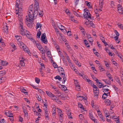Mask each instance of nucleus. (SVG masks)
<instances>
[{
    "instance_id": "obj_1",
    "label": "nucleus",
    "mask_w": 123,
    "mask_h": 123,
    "mask_svg": "<svg viewBox=\"0 0 123 123\" xmlns=\"http://www.w3.org/2000/svg\"><path fill=\"white\" fill-rule=\"evenodd\" d=\"M34 7V12L28 10V17H26L25 21V23L27 25L32 23L33 18L36 17L38 14V9L39 8V4L35 3Z\"/></svg>"
},
{
    "instance_id": "obj_2",
    "label": "nucleus",
    "mask_w": 123,
    "mask_h": 123,
    "mask_svg": "<svg viewBox=\"0 0 123 123\" xmlns=\"http://www.w3.org/2000/svg\"><path fill=\"white\" fill-rule=\"evenodd\" d=\"M19 29L20 33L22 35H25L28 38L30 39L31 41L33 42L34 43H35V42H38L35 41L34 39L32 38H30L31 34L30 32L25 30L24 26L23 18H21L20 16H19Z\"/></svg>"
},
{
    "instance_id": "obj_3",
    "label": "nucleus",
    "mask_w": 123,
    "mask_h": 123,
    "mask_svg": "<svg viewBox=\"0 0 123 123\" xmlns=\"http://www.w3.org/2000/svg\"><path fill=\"white\" fill-rule=\"evenodd\" d=\"M24 0H16V13L17 15H18V18L19 19V16H20L21 18L22 17V2Z\"/></svg>"
},
{
    "instance_id": "obj_4",
    "label": "nucleus",
    "mask_w": 123,
    "mask_h": 123,
    "mask_svg": "<svg viewBox=\"0 0 123 123\" xmlns=\"http://www.w3.org/2000/svg\"><path fill=\"white\" fill-rule=\"evenodd\" d=\"M103 0H99V6L96 7V9L97 11L99 12V13H101L102 11V8L103 7Z\"/></svg>"
},
{
    "instance_id": "obj_5",
    "label": "nucleus",
    "mask_w": 123,
    "mask_h": 123,
    "mask_svg": "<svg viewBox=\"0 0 123 123\" xmlns=\"http://www.w3.org/2000/svg\"><path fill=\"white\" fill-rule=\"evenodd\" d=\"M35 43L37 47L41 51L42 54H44L45 53V50H43V47L39 42L38 41L35 42Z\"/></svg>"
},
{
    "instance_id": "obj_6",
    "label": "nucleus",
    "mask_w": 123,
    "mask_h": 123,
    "mask_svg": "<svg viewBox=\"0 0 123 123\" xmlns=\"http://www.w3.org/2000/svg\"><path fill=\"white\" fill-rule=\"evenodd\" d=\"M84 12L83 14L84 17L86 18H91L90 14L87 9L86 8L84 9Z\"/></svg>"
},
{
    "instance_id": "obj_7",
    "label": "nucleus",
    "mask_w": 123,
    "mask_h": 123,
    "mask_svg": "<svg viewBox=\"0 0 123 123\" xmlns=\"http://www.w3.org/2000/svg\"><path fill=\"white\" fill-rule=\"evenodd\" d=\"M57 111L58 112V115L59 120L61 122H62L63 121V113L62 111L58 108H57Z\"/></svg>"
},
{
    "instance_id": "obj_8",
    "label": "nucleus",
    "mask_w": 123,
    "mask_h": 123,
    "mask_svg": "<svg viewBox=\"0 0 123 123\" xmlns=\"http://www.w3.org/2000/svg\"><path fill=\"white\" fill-rule=\"evenodd\" d=\"M68 61V64L69 65L71 68L72 69L75 68L74 66L73 65L72 62H71V60H70L69 58V57L68 55H66L65 56Z\"/></svg>"
},
{
    "instance_id": "obj_9",
    "label": "nucleus",
    "mask_w": 123,
    "mask_h": 123,
    "mask_svg": "<svg viewBox=\"0 0 123 123\" xmlns=\"http://www.w3.org/2000/svg\"><path fill=\"white\" fill-rule=\"evenodd\" d=\"M41 40L42 42L45 44L47 43V41L45 33H44L43 34L41 37Z\"/></svg>"
},
{
    "instance_id": "obj_10",
    "label": "nucleus",
    "mask_w": 123,
    "mask_h": 123,
    "mask_svg": "<svg viewBox=\"0 0 123 123\" xmlns=\"http://www.w3.org/2000/svg\"><path fill=\"white\" fill-rule=\"evenodd\" d=\"M51 98L52 100L55 101L58 104H61V102L59 99L58 97H56L54 95Z\"/></svg>"
},
{
    "instance_id": "obj_11",
    "label": "nucleus",
    "mask_w": 123,
    "mask_h": 123,
    "mask_svg": "<svg viewBox=\"0 0 123 123\" xmlns=\"http://www.w3.org/2000/svg\"><path fill=\"white\" fill-rule=\"evenodd\" d=\"M8 25L5 22L3 23V29L4 31L6 33L8 32Z\"/></svg>"
},
{
    "instance_id": "obj_12",
    "label": "nucleus",
    "mask_w": 123,
    "mask_h": 123,
    "mask_svg": "<svg viewBox=\"0 0 123 123\" xmlns=\"http://www.w3.org/2000/svg\"><path fill=\"white\" fill-rule=\"evenodd\" d=\"M23 49L24 50L25 52L29 53V52L30 50L28 47L25 45L22 46V48H21Z\"/></svg>"
},
{
    "instance_id": "obj_13",
    "label": "nucleus",
    "mask_w": 123,
    "mask_h": 123,
    "mask_svg": "<svg viewBox=\"0 0 123 123\" xmlns=\"http://www.w3.org/2000/svg\"><path fill=\"white\" fill-rule=\"evenodd\" d=\"M97 112L98 113V115L99 117L101 119V120H104L103 118V116L102 115L100 111L99 110H97Z\"/></svg>"
},
{
    "instance_id": "obj_14",
    "label": "nucleus",
    "mask_w": 123,
    "mask_h": 123,
    "mask_svg": "<svg viewBox=\"0 0 123 123\" xmlns=\"http://www.w3.org/2000/svg\"><path fill=\"white\" fill-rule=\"evenodd\" d=\"M108 78L110 80L108 81V85H110L111 84V81H113V79L111 75L109 74H108Z\"/></svg>"
},
{
    "instance_id": "obj_15",
    "label": "nucleus",
    "mask_w": 123,
    "mask_h": 123,
    "mask_svg": "<svg viewBox=\"0 0 123 123\" xmlns=\"http://www.w3.org/2000/svg\"><path fill=\"white\" fill-rule=\"evenodd\" d=\"M118 10L119 11L118 12L122 14L123 13V11L122 10L123 8L121 6V5L119 4L118 5Z\"/></svg>"
},
{
    "instance_id": "obj_16",
    "label": "nucleus",
    "mask_w": 123,
    "mask_h": 123,
    "mask_svg": "<svg viewBox=\"0 0 123 123\" xmlns=\"http://www.w3.org/2000/svg\"><path fill=\"white\" fill-rule=\"evenodd\" d=\"M42 26V25L40 23H37L36 24V29H38L39 31L41 29Z\"/></svg>"
},
{
    "instance_id": "obj_17",
    "label": "nucleus",
    "mask_w": 123,
    "mask_h": 123,
    "mask_svg": "<svg viewBox=\"0 0 123 123\" xmlns=\"http://www.w3.org/2000/svg\"><path fill=\"white\" fill-rule=\"evenodd\" d=\"M99 93V90L94 92V97H95V98L96 99H98L97 96L98 95Z\"/></svg>"
},
{
    "instance_id": "obj_18",
    "label": "nucleus",
    "mask_w": 123,
    "mask_h": 123,
    "mask_svg": "<svg viewBox=\"0 0 123 123\" xmlns=\"http://www.w3.org/2000/svg\"><path fill=\"white\" fill-rule=\"evenodd\" d=\"M85 4L89 8H92V6L91 5V2H89L87 1H86L85 2Z\"/></svg>"
},
{
    "instance_id": "obj_19",
    "label": "nucleus",
    "mask_w": 123,
    "mask_h": 123,
    "mask_svg": "<svg viewBox=\"0 0 123 123\" xmlns=\"http://www.w3.org/2000/svg\"><path fill=\"white\" fill-rule=\"evenodd\" d=\"M6 115L9 117H12V116L13 114L11 111H8L5 112Z\"/></svg>"
},
{
    "instance_id": "obj_20",
    "label": "nucleus",
    "mask_w": 123,
    "mask_h": 123,
    "mask_svg": "<svg viewBox=\"0 0 123 123\" xmlns=\"http://www.w3.org/2000/svg\"><path fill=\"white\" fill-rule=\"evenodd\" d=\"M8 64V62L6 61L1 60L0 62V64L1 65L3 66H6Z\"/></svg>"
},
{
    "instance_id": "obj_21",
    "label": "nucleus",
    "mask_w": 123,
    "mask_h": 123,
    "mask_svg": "<svg viewBox=\"0 0 123 123\" xmlns=\"http://www.w3.org/2000/svg\"><path fill=\"white\" fill-rule=\"evenodd\" d=\"M46 93L47 95L51 98L53 97L54 94H52L49 91H46Z\"/></svg>"
},
{
    "instance_id": "obj_22",
    "label": "nucleus",
    "mask_w": 123,
    "mask_h": 123,
    "mask_svg": "<svg viewBox=\"0 0 123 123\" xmlns=\"http://www.w3.org/2000/svg\"><path fill=\"white\" fill-rule=\"evenodd\" d=\"M103 111L104 112L105 116L107 118L108 117V111L107 109L104 108L103 109Z\"/></svg>"
},
{
    "instance_id": "obj_23",
    "label": "nucleus",
    "mask_w": 123,
    "mask_h": 123,
    "mask_svg": "<svg viewBox=\"0 0 123 123\" xmlns=\"http://www.w3.org/2000/svg\"><path fill=\"white\" fill-rule=\"evenodd\" d=\"M17 43L19 46L21 48H22V46L25 45L23 43L21 42V41L17 42Z\"/></svg>"
},
{
    "instance_id": "obj_24",
    "label": "nucleus",
    "mask_w": 123,
    "mask_h": 123,
    "mask_svg": "<svg viewBox=\"0 0 123 123\" xmlns=\"http://www.w3.org/2000/svg\"><path fill=\"white\" fill-rule=\"evenodd\" d=\"M62 78H63V79L62 80L63 81L62 82V83L63 84H64L65 81L66 80V78L65 76V74H64L62 75Z\"/></svg>"
},
{
    "instance_id": "obj_25",
    "label": "nucleus",
    "mask_w": 123,
    "mask_h": 123,
    "mask_svg": "<svg viewBox=\"0 0 123 123\" xmlns=\"http://www.w3.org/2000/svg\"><path fill=\"white\" fill-rule=\"evenodd\" d=\"M44 115L46 118L49 119V112L48 111H44Z\"/></svg>"
},
{
    "instance_id": "obj_26",
    "label": "nucleus",
    "mask_w": 123,
    "mask_h": 123,
    "mask_svg": "<svg viewBox=\"0 0 123 123\" xmlns=\"http://www.w3.org/2000/svg\"><path fill=\"white\" fill-rule=\"evenodd\" d=\"M16 40H17V42L21 41L22 38L21 36H16Z\"/></svg>"
},
{
    "instance_id": "obj_27",
    "label": "nucleus",
    "mask_w": 123,
    "mask_h": 123,
    "mask_svg": "<svg viewBox=\"0 0 123 123\" xmlns=\"http://www.w3.org/2000/svg\"><path fill=\"white\" fill-rule=\"evenodd\" d=\"M39 13L38 15L40 17H42L43 14V11L42 10H40L38 11V13Z\"/></svg>"
},
{
    "instance_id": "obj_28",
    "label": "nucleus",
    "mask_w": 123,
    "mask_h": 123,
    "mask_svg": "<svg viewBox=\"0 0 123 123\" xmlns=\"http://www.w3.org/2000/svg\"><path fill=\"white\" fill-rule=\"evenodd\" d=\"M107 93H104L102 96V98L103 99H106L107 97L108 96L107 95Z\"/></svg>"
},
{
    "instance_id": "obj_29",
    "label": "nucleus",
    "mask_w": 123,
    "mask_h": 123,
    "mask_svg": "<svg viewBox=\"0 0 123 123\" xmlns=\"http://www.w3.org/2000/svg\"><path fill=\"white\" fill-rule=\"evenodd\" d=\"M89 117L92 120H94L95 119V118H94L92 115V114L90 113H89Z\"/></svg>"
},
{
    "instance_id": "obj_30",
    "label": "nucleus",
    "mask_w": 123,
    "mask_h": 123,
    "mask_svg": "<svg viewBox=\"0 0 123 123\" xmlns=\"http://www.w3.org/2000/svg\"><path fill=\"white\" fill-rule=\"evenodd\" d=\"M99 68L100 71H103L105 70V69L103 68V67L101 65L99 66Z\"/></svg>"
},
{
    "instance_id": "obj_31",
    "label": "nucleus",
    "mask_w": 123,
    "mask_h": 123,
    "mask_svg": "<svg viewBox=\"0 0 123 123\" xmlns=\"http://www.w3.org/2000/svg\"><path fill=\"white\" fill-rule=\"evenodd\" d=\"M85 80L89 84L91 85L92 84V81L90 80L89 79L86 78Z\"/></svg>"
},
{
    "instance_id": "obj_32",
    "label": "nucleus",
    "mask_w": 123,
    "mask_h": 123,
    "mask_svg": "<svg viewBox=\"0 0 123 123\" xmlns=\"http://www.w3.org/2000/svg\"><path fill=\"white\" fill-rule=\"evenodd\" d=\"M56 31V32L57 35L58 36H61V34L59 32V31H58L57 29L56 28V29H55Z\"/></svg>"
},
{
    "instance_id": "obj_33",
    "label": "nucleus",
    "mask_w": 123,
    "mask_h": 123,
    "mask_svg": "<svg viewBox=\"0 0 123 123\" xmlns=\"http://www.w3.org/2000/svg\"><path fill=\"white\" fill-rule=\"evenodd\" d=\"M61 86L62 89V90L65 91L67 90V88L64 85H61Z\"/></svg>"
},
{
    "instance_id": "obj_34",
    "label": "nucleus",
    "mask_w": 123,
    "mask_h": 123,
    "mask_svg": "<svg viewBox=\"0 0 123 123\" xmlns=\"http://www.w3.org/2000/svg\"><path fill=\"white\" fill-rule=\"evenodd\" d=\"M36 97L37 98V100L39 101H41V100H42L41 98V96L40 95H37Z\"/></svg>"
},
{
    "instance_id": "obj_35",
    "label": "nucleus",
    "mask_w": 123,
    "mask_h": 123,
    "mask_svg": "<svg viewBox=\"0 0 123 123\" xmlns=\"http://www.w3.org/2000/svg\"><path fill=\"white\" fill-rule=\"evenodd\" d=\"M78 106L80 108H81L82 109L83 111H85V109L84 107H83L82 105L80 103H78Z\"/></svg>"
},
{
    "instance_id": "obj_36",
    "label": "nucleus",
    "mask_w": 123,
    "mask_h": 123,
    "mask_svg": "<svg viewBox=\"0 0 123 123\" xmlns=\"http://www.w3.org/2000/svg\"><path fill=\"white\" fill-rule=\"evenodd\" d=\"M111 6L112 8H114L115 6L114 2L112 1H111Z\"/></svg>"
},
{
    "instance_id": "obj_37",
    "label": "nucleus",
    "mask_w": 123,
    "mask_h": 123,
    "mask_svg": "<svg viewBox=\"0 0 123 123\" xmlns=\"http://www.w3.org/2000/svg\"><path fill=\"white\" fill-rule=\"evenodd\" d=\"M76 64L79 67L81 66V63L76 60L75 62Z\"/></svg>"
},
{
    "instance_id": "obj_38",
    "label": "nucleus",
    "mask_w": 123,
    "mask_h": 123,
    "mask_svg": "<svg viewBox=\"0 0 123 123\" xmlns=\"http://www.w3.org/2000/svg\"><path fill=\"white\" fill-rule=\"evenodd\" d=\"M77 98H80V99H81V100H82V99H83L85 102L86 101V99H85V98L84 97H81L80 96H79L77 97Z\"/></svg>"
},
{
    "instance_id": "obj_39",
    "label": "nucleus",
    "mask_w": 123,
    "mask_h": 123,
    "mask_svg": "<svg viewBox=\"0 0 123 123\" xmlns=\"http://www.w3.org/2000/svg\"><path fill=\"white\" fill-rule=\"evenodd\" d=\"M34 9H33L32 5H30L29 7V11H33V10L34 11Z\"/></svg>"
},
{
    "instance_id": "obj_40",
    "label": "nucleus",
    "mask_w": 123,
    "mask_h": 123,
    "mask_svg": "<svg viewBox=\"0 0 123 123\" xmlns=\"http://www.w3.org/2000/svg\"><path fill=\"white\" fill-rule=\"evenodd\" d=\"M59 72L60 74L61 75L64 74L65 72L63 69L61 70H60Z\"/></svg>"
},
{
    "instance_id": "obj_41",
    "label": "nucleus",
    "mask_w": 123,
    "mask_h": 123,
    "mask_svg": "<svg viewBox=\"0 0 123 123\" xmlns=\"http://www.w3.org/2000/svg\"><path fill=\"white\" fill-rule=\"evenodd\" d=\"M20 90L22 92H23L24 93H27V92L26 90L25 89L21 88H20Z\"/></svg>"
},
{
    "instance_id": "obj_42",
    "label": "nucleus",
    "mask_w": 123,
    "mask_h": 123,
    "mask_svg": "<svg viewBox=\"0 0 123 123\" xmlns=\"http://www.w3.org/2000/svg\"><path fill=\"white\" fill-rule=\"evenodd\" d=\"M35 81L36 82L37 84L39 83L40 81V79L39 78L37 77L35 78Z\"/></svg>"
},
{
    "instance_id": "obj_43",
    "label": "nucleus",
    "mask_w": 123,
    "mask_h": 123,
    "mask_svg": "<svg viewBox=\"0 0 123 123\" xmlns=\"http://www.w3.org/2000/svg\"><path fill=\"white\" fill-rule=\"evenodd\" d=\"M88 39L90 43H91V45H92V43L93 42V41L92 37H91Z\"/></svg>"
},
{
    "instance_id": "obj_44",
    "label": "nucleus",
    "mask_w": 123,
    "mask_h": 123,
    "mask_svg": "<svg viewBox=\"0 0 123 123\" xmlns=\"http://www.w3.org/2000/svg\"><path fill=\"white\" fill-rule=\"evenodd\" d=\"M55 79H58L59 80H61L62 79V78L59 75H57L55 77Z\"/></svg>"
},
{
    "instance_id": "obj_45",
    "label": "nucleus",
    "mask_w": 123,
    "mask_h": 123,
    "mask_svg": "<svg viewBox=\"0 0 123 123\" xmlns=\"http://www.w3.org/2000/svg\"><path fill=\"white\" fill-rule=\"evenodd\" d=\"M52 65L55 68H57L58 66L55 62H54L52 64Z\"/></svg>"
},
{
    "instance_id": "obj_46",
    "label": "nucleus",
    "mask_w": 123,
    "mask_h": 123,
    "mask_svg": "<svg viewBox=\"0 0 123 123\" xmlns=\"http://www.w3.org/2000/svg\"><path fill=\"white\" fill-rule=\"evenodd\" d=\"M78 12L77 11H74L73 12V13L77 17L80 16L79 14H78Z\"/></svg>"
},
{
    "instance_id": "obj_47",
    "label": "nucleus",
    "mask_w": 123,
    "mask_h": 123,
    "mask_svg": "<svg viewBox=\"0 0 123 123\" xmlns=\"http://www.w3.org/2000/svg\"><path fill=\"white\" fill-rule=\"evenodd\" d=\"M6 77H2L0 79V80H1V81L2 82V83L5 81L6 80Z\"/></svg>"
},
{
    "instance_id": "obj_48",
    "label": "nucleus",
    "mask_w": 123,
    "mask_h": 123,
    "mask_svg": "<svg viewBox=\"0 0 123 123\" xmlns=\"http://www.w3.org/2000/svg\"><path fill=\"white\" fill-rule=\"evenodd\" d=\"M20 62L22 61H25V59L23 56H21L19 57Z\"/></svg>"
},
{
    "instance_id": "obj_49",
    "label": "nucleus",
    "mask_w": 123,
    "mask_h": 123,
    "mask_svg": "<svg viewBox=\"0 0 123 123\" xmlns=\"http://www.w3.org/2000/svg\"><path fill=\"white\" fill-rule=\"evenodd\" d=\"M75 89L77 90L80 91V85L76 86Z\"/></svg>"
},
{
    "instance_id": "obj_50",
    "label": "nucleus",
    "mask_w": 123,
    "mask_h": 123,
    "mask_svg": "<svg viewBox=\"0 0 123 123\" xmlns=\"http://www.w3.org/2000/svg\"><path fill=\"white\" fill-rule=\"evenodd\" d=\"M20 63L22 66H24L25 65V61H22L20 62Z\"/></svg>"
},
{
    "instance_id": "obj_51",
    "label": "nucleus",
    "mask_w": 123,
    "mask_h": 123,
    "mask_svg": "<svg viewBox=\"0 0 123 123\" xmlns=\"http://www.w3.org/2000/svg\"><path fill=\"white\" fill-rule=\"evenodd\" d=\"M41 34V32L40 31L38 32L37 34V37L38 38H40Z\"/></svg>"
},
{
    "instance_id": "obj_52",
    "label": "nucleus",
    "mask_w": 123,
    "mask_h": 123,
    "mask_svg": "<svg viewBox=\"0 0 123 123\" xmlns=\"http://www.w3.org/2000/svg\"><path fill=\"white\" fill-rule=\"evenodd\" d=\"M55 48L56 49L57 51L59 50L60 49L59 46L57 44H55Z\"/></svg>"
},
{
    "instance_id": "obj_53",
    "label": "nucleus",
    "mask_w": 123,
    "mask_h": 123,
    "mask_svg": "<svg viewBox=\"0 0 123 123\" xmlns=\"http://www.w3.org/2000/svg\"><path fill=\"white\" fill-rule=\"evenodd\" d=\"M116 80L119 83V84L121 86V83L119 79L118 78H117L116 79Z\"/></svg>"
},
{
    "instance_id": "obj_54",
    "label": "nucleus",
    "mask_w": 123,
    "mask_h": 123,
    "mask_svg": "<svg viewBox=\"0 0 123 123\" xmlns=\"http://www.w3.org/2000/svg\"><path fill=\"white\" fill-rule=\"evenodd\" d=\"M92 78L94 79H95V80L96 81V82L98 84H99V83H100L99 82L98 80L94 76H92Z\"/></svg>"
},
{
    "instance_id": "obj_55",
    "label": "nucleus",
    "mask_w": 123,
    "mask_h": 123,
    "mask_svg": "<svg viewBox=\"0 0 123 123\" xmlns=\"http://www.w3.org/2000/svg\"><path fill=\"white\" fill-rule=\"evenodd\" d=\"M11 45L12 46V47L14 49V50L16 49V47L14 44L13 43H11Z\"/></svg>"
},
{
    "instance_id": "obj_56",
    "label": "nucleus",
    "mask_w": 123,
    "mask_h": 123,
    "mask_svg": "<svg viewBox=\"0 0 123 123\" xmlns=\"http://www.w3.org/2000/svg\"><path fill=\"white\" fill-rule=\"evenodd\" d=\"M6 122L4 119L0 120V123H6Z\"/></svg>"
},
{
    "instance_id": "obj_57",
    "label": "nucleus",
    "mask_w": 123,
    "mask_h": 123,
    "mask_svg": "<svg viewBox=\"0 0 123 123\" xmlns=\"http://www.w3.org/2000/svg\"><path fill=\"white\" fill-rule=\"evenodd\" d=\"M45 53L44 54H42L43 55H42V58H43V59L44 60H46V58L45 57Z\"/></svg>"
},
{
    "instance_id": "obj_58",
    "label": "nucleus",
    "mask_w": 123,
    "mask_h": 123,
    "mask_svg": "<svg viewBox=\"0 0 123 123\" xmlns=\"http://www.w3.org/2000/svg\"><path fill=\"white\" fill-rule=\"evenodd\" d=\"M66 32H67V34L69 36H70L71 35V31L69 30L68 31H67V30H66Z\"/></svg>"
},
{
    "instance_id": "obj_59",
    "label": "nucleus",
    "mask_w": 123,
    "mask_h": 123,
    "mask_svg": "<svg viewBox=\"0 0 123 123\" xmlns=\"http://www.w3.org/2000/svg\"><path fill=\"white\" fill-rule=\"evenodd\" d=\"M74 83L75 84V86H77L78 85H79L78 82V81L77 80H74Z\"/></svg>"
},
{
    "instance_id": "obj_60",
    "label": "nucleus",
    "mask_w": 123,
    "mask_h": 123,
    "mask_svg": "<svg viewBox=\"0 0 123 123\" xmlns=\"http://www.w3.org/2000/svg\"><path fill=\"white\" fill-rule=\"evenodd\" d=\"M55 92L56 95H58V96H60L61 95V92L59 91L56 92Z\"/></svg>"
},
{
    "instance_id": "obj_61",
    "label": "nucleus",
    "mask_w": 123,
    "mask_h": 123,
    "mask_svg": "<svg viewBox=\"0 0 123 123\" xmlns=\"http://www.w3.org/2000/svg\"><path fill=\"white\" fill-rule=\"evenodd\" d=\"M71 113L70 112H69L68 113V115L69 118H72V117L71 115Z\"/></svg>"
},
{
    "instance_id": "obj_62",
    "label": "nucleus",
    "mask_w": 123,
    "mask_h": 123,
    "mask_svg": "<svg viewBox=\"0 0 123 123\" xmlns=\"http://www.w3.org/2000/svg\"><path fill=\"white\" fill-rule=\"evenodd\" d=\"M59 28L61 30H63L64 29H65V27L62 25H61V27H59Z\"/></svg>"
},
{
    "instance_id": "obj_63",
    "label": "nucleus",
    "mask_w": 123,
    "mask_h": 123,
    "mask_svg": "<svg viewBox=\"0 0 123 123\" xmlns=\"http://www.w3.org/2000/svg\"><path fill=\"white\" fill-rule=\"evenodd\" d=\"M95 13L96 14V17L99 16V14H100L101 13H99V12H97V10L95 11Z\"/></svg>"
},
{
    "instance_id": "obj_64",
    "label": "nucleus",
    "mask_w": 123,
    "mask_h": 123,
    "mask_svg": "<svg viewBox=\"0 0 123 123\" xmlns=\"http://www.w3.org/2000/svg\"><path fill=\"white\" fill-rule=\"evenodd\" d=\"M66 13L68 15H69L70 13L69 12V11L68 10L66 9L65 11Z\"/></svg>"
}]
</instances>
